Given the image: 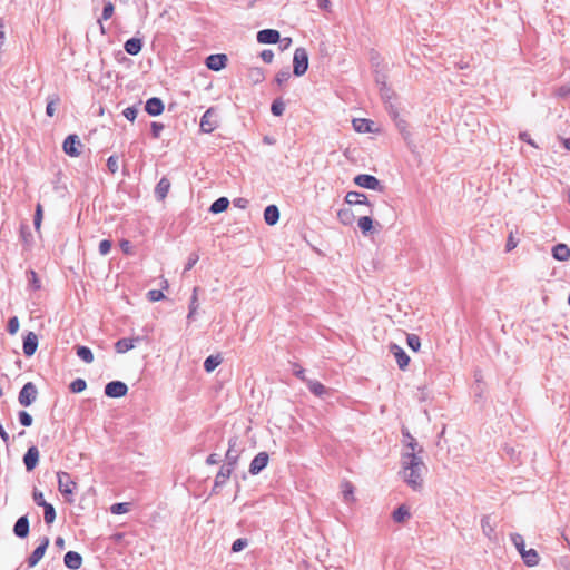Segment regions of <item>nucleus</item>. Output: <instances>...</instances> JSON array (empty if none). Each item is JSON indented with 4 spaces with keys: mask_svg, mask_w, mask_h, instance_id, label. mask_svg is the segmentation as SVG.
Returning a JSON list of instances; mask_svg holds the SVG:
<instances>
[{
    "mask_svg": "<svg viewBox=\"0 0 570 570\" xmlns=\"http://www.w3.org/2000/svg\"><path fill=\"white\" fill-rule=\"evenodd\" d=\"M294 374L301 379L303 382L307 383V381H309V379H306L305 376V371L304 368L297 366V365H294V370H293Z\"/></svg>",
    "mask_w": 570,
    "mask_h": 570,
    "instance_id": "69168bd1",
    "label": "nucleus"
},
{
    "mask_svg": "<svg viewBox=\"0 0 570 570\" xmlns=\"http://www.w3.org/2000/svg\"><path fill=\"white\" fill-rule=\"evenodd\" d=\"M58 489L62 494H71L76 483L71 480L67 472H58Z\"/></svg>",
    "mask_w": 570,
    "mask_h": 570,
    "instance_id": "f8f14e48",
    "label": "nucleus"
},
{
    "mask_svg": "<svg viewBox=\"0 0 570 570\" xmlns=\"http://www.w3.org/2000/svg\"><path fill=\"white\" fill-rule=\"evenodd\" d=\"M285 110V104L281 98L275 99L272 102L271 111L274 116H282Z\"/></svg>",
    "mask_w": 570,
    "mask_h": 570,
    "instance_id": "ea45409f",
    "label": "nucleus"
},
{
    "mask_svg": "<svg viewBox=\"0 0 570 570\" xmlns=\"http://www.w3.org/2000/svg\"><path fill=\"white\" fill-rule=\"evenodd\" d=\"M342 488V494L344 498V501L352 502L354 501V487L351 482L344 481L341 485Z\"/></svg>",
    "mask_w": 570,
    "mask_h": 570,
    "instance_id": "c9c22d12",
    "label": "nucleus"
},
{
    "mask_svg": "<svg viewBox=\"0 0 570 570\" xmlns=\"http://www.w3.org/2000/svg\"><path fill=\"white\" fill-rule=\"evenodd\" d=\"M120 248L121 250L125 253V254H132V246H131V243L127 239H122L120 242Z\"/></svg>",
    "mask_w": 570,
    "mask_h": 570,
    "instance_id": "0e129e2a",
    "label": "nucleus"
},
{
    "mask_svg": "<svg viewBox=\"0 0 570 570\" xmlns=\"http://www.w3.org/2000/svg\"><path fill=\"white\" fill-rule=\"evenodd\" d=\"M38 396V389L32 382L26 383L19 392L18 401L22 406H30Z\"/></svg>",
    "mask_w": 570,
    "mask_h": 570,
    "instance_id": "7ed1b4c3",
    "label": "nucleus"
},
{
    "mask_svg": "<svg viewBox=\"0 0 570 570\" xmlns=\"http://www.w3.org/2000/svg\"><path fill=\"white\" fill-rule=\"evenodd\" d=\"M82 146L77 135H69L62 145L63 151L71 157H78L80 155L79 148Z\"/></svg>",
    "mask_w": 570,
    "mask_h": 570,
    "instance_id": "0eeeda50",
    "label": "nucleus"
},
{
    "mask_svg": "<svg viewBox=\"0 0 570 570\" xmlns=\"http://www.w3.org/2000/svg\"><path fill=\"white\" fill-rule=\"evenodd\" d=\"M13 533L21 539L29 534V519L27 515H22L17 520L13 527Z\"/></svg>",
    "mask_w": 570,
    "mask_h": 570,
    "instance_id": "aec40b11",
    "label": "nucleus"
},
{
    "mask_svg": "<svg viewBox=\"0 0 570 570\" xmlns=\"http://www.w3.org/2000/svg\"><path fill=\"white\" fill-rule=\"evenodd\" d=\"M107 167L111 174H115L119 169V160L118 157L112 155L107 159Z\"/></svg>",
    "mask_w": 570,
    "mask_h": 570,
    "instance_id": "de8ad7c7",
    "label": "nucleus"
},
{
    "mask_svg": "<svg viewBox=\"0 0 570 570\" xmlns=\"http://www.w3.org/2000/svg\"><path fill=\"white\" fill-rule=\"evenodd\" d=\"M345 202L348 205H367L368 207L372 206L368 203L367 197L358 191H348L345 196Z\"/></svg>",
    "mask_w": 570,
    "mask_h": 570,
    "instance_id": "412c9836",
    "label": "nucleus"
},
{
    "mask_svg": "<svg viewBox=\"0 0 570 570\" xmlns=\"http://www.w3.org/2000/svg\"><path fill=\"white\" fill-rule=\"evenodd\" d=\"M43 518H45V522L47 524H51L53 523L55 519H56V510L53 508V505L51 503H47L43 505Z\"/></svg>",
    "mask_w": 570,
    "mask_h": 570,
    "instance_id": "58836bf2",
    "label": "nucleus"
},
{
    "mask_svg": "<svg viewBox=\"0 0 570 570\" xmlns=\"http://www.w3.org/2000/svg\"><path fill=\"white\" fill-rule=\"evenodd\" d=\"M406 342H407V345L409 347L414 351V352H417L420 346H421V341H420V337L415 334H407V337H406Z\"/></svg>",
    "mask_w": 570,
    "mask_h": 570,
    "instance_id": "79ce46f5",
    "label": "nucleus"
},
{
    "mask_svg": "<svg viewBox=\"0 0 570 570\" xmlns=\"http://www.w3.org/2000/svg\"><path fill=\"white\" fill-rule=\"evenodd\" d=\"M269 456L266 452H259L249 464V473L252 475H257L261 473L268 464Z\"/></svg>",
    "mask_w": 570,
    "mask_h": 570,
    "instance_id": "6e6552de",
    "label": "nucleus"
},
{
    "mask_svg": "<svg viewBox=\"0 0 570 570\" xmlns=\"http://www.w3.org/2000/svg\"><path fill=\"white\" fill-rule=\"evenodd\" d=\"M521 557H522L524 563L529 567H533L539 563V554L534 549L525 550L521 554Z\"/></svg>",
    "mask_w": 570,
    "mask_h": 570,
    "instance_id": "c756f323",
    "label": "nucleus"
},
{
    "mask_svg": "<svg viewBox=\"0 0 570 570\" xmlns=\"http://www.w3.org/2000/svg\"><path fill=\"white\" fill-rule=\"evenodd\" d=\"M114 10H115L114 4L110 1L106 2L104 6V9H102L101 19L102 20L110 19L114 14Z\"/></svg>",
    "mask_w": 570,
    "mask_h": 570,
    "instance_id": "603ef678",
    "label": "nucleus"
},
{
    "mask_svg": "<svg viewBox=\"0 0 570 570\" xmlns=\"http://www.w3.org/2000/svg\"><path fill=\"white\" fill-rule=\"evenodd\" d=\"M228 205H229V200L228 198L226 197H220L218 199H216L212 205H210V213L213 214H219V213H223L225 212L227 208H228Z\"/></svg>",
    "mask_w": 570,
    "mask_h": 570,
    "instance_id": "7c9ffc66",
    "label": "nucleus"
},
{
    "mask_svg": "<svg viewBox=\"0 0 570 570\" xmlns=\"http://www.w3.org/2000/svg\"><path fill=\"white\" fill-rule=\"evenodd\" d=\"M151 134L155 138H158L160 136V132L164 129V125L160 122H151Z\"/></svg>",
    "mask_w": 570,
    "mask_h": 570,
    "instance_id": "680f3d73",
    "label": "nucleus"
},
{
    "mask_svg": "<svg viewBox=\"0 0 570 570\" xmlns=\"http://www.w3.org/2000/svg\"><path fill=\"white\" fill-rule=\"evenodd\" d=\"M18 417H19L20 424L23 426L28 428L32 424V416L26 411H20L18 414Z\"/></svg>",
    "mask_w": 570,
    "mask_h": 570,
    "instance_id": "8fccbe9b",
    "label": "nucleus"
},
{
    "mask_svg": "<svg viewBox=\"0 0 570 570\" xmlns=\"http://www.w3.org/2000/svg\"><path fill=\"white\" fill-rule=\"evenodd\" d=\"M77 355L87 364H90L94 362V354H92L91 350L87 346H78Z\"/></svg>",
    "mask_w": 570,
    "mask_h": 570,
    "instance_id": "e433bc0d",
    "label": "nucleus"
},
{
    "mask_svg": "<svg viewBox=\"0 0 570 570\" xmlns=\"http://www.w3.org/2000/svg\"><path fill=\"white\" fill-rule=\"evenodd\" d=\"M265 223L269 226L275 225L279 219V210L276 205H269L264 210Z\"/></svg>",
    "mask_w": 570,
    "mask_h": 570,
    "instance_id": "b1692460",
    "label": "nucleus"
},
{
    "mask_svg": "<svg viewBox=\"0 0 570 570\" xmlns=\"http://www.w3.org/2000/svg\"><path fill=\"white\" fill-rule=\"evenodd\" d=\"M517 245H518V242L514 239L513 234L510 233V235L508 237L507 245H505L507 252H511L512 249H514L517 247Z\"/></svg>",
    "mask_w": 570,
    "mask_h": 570,
    "instance_id": "338daca9",
    "label": "nucleus"
},
{
    "mask_svg": "<svg viewBox=\"0 0 570 570\" xmlns=\"http://www.w3.org/2000/svg\"><path fill=\"white\" fill-rule=\"evenodd\" d=\"M170 189V181L166 178V177H163L156 188H155V196L158 200H164L168 194Z\"/></svg>",
    "mask_w": 570,
    "mask_h": 570,
    "instance_id": "393cba45",
    "label": "nucleus"
},
{
    "mask_svg": "<svg viewBox=\"0 0 570 570\" xmlns=\"http://www.w3.org/2000/svg\"><path fill=\"white\" fill-rule=\"evenodd\" d=\"M308 69V53L305 48H297L293 57V72L295 76H303Z\"/></svg>",
    "mask_w": 570,
    "mask_h": 570,
    "instance_id": "f03ea898",
    "label": "nucleus"
},
{
    "mask_svg": "<svg viewBox=\"0 0 570 570\" xmlns=\"http://www.w3.org/2000/svg\"><path fill=\"white\" fill-rule=\"evenodd\" d=\"M238 439L232 438L228 441V450L226 452V465L235 468L239 458L240 450L237 449Z\"/></svg>",
    "mask_w": 570,
    "mask_h": 570,
    "instance_id": "9d476101",
    "label": "nucleus"
},
{
    "mask_svg": "<svg viewBox=\"0 0 570 570\" xmlns=\"http://www.w3.org/2000/svg\"><path fill=\"white\" fill-rule=\"evenodd\" d=\"M145 110L150 116H159L164 111V104L157 97L149 98L146 101Z\"/></svg>",
    "mask_w": 570,
    "mask_h": 570,
    "instance_id": "f3484780",
    "label": "nucleus"
},
{
    "mask_svg": "<svg viewBox=\"0 0 570 570\" xmlns=\"http://www.w3.org/2000/svg\"><path fill=\"white\" fill-rule=\"evenodd\" d=\"M552 256L560 262H567L570 258V248L566 244H557L552 248Z\"/></svg>",
    "mask_w": 570,
    "mask_h": 570,
    "instance_id": "5701e85b",
    "label": "nucleus"
},
{
    "mask_svg": "<svg viewBox=\"0 0 570 570\" xmlns=\"http://www.w3.org/2000/svg\"><path fill=\"white\" fill-rule=\"evenodd\" d=\"M390 115L396 120V126L400 129L401 132L405 131L406 122L402 119H397V111L393 108V106H390Z\"/></svg>",
    "mask_w": 570,
    "mask_h": 570,
    "instance_id": "09e8293b",
    "label": "nucleus"
},
{
    "mask_svg": "<svg viewBox=\"0 0 570 570\" xmlns=\"http://www.w3.org/2000/svg\"><path fill=\"white\" fill-rule=\"evenodd\" d=\"M198 287H195L193 289V295H191V298H190V304H189V313L187 315V318L190 321L194 318L197 309H198Z\"/></svg>",
    "mask_w": 570,
    "mask_h": 570,
    "instance_id": "f704fd0d",
    "label": "nucleus"
},
{
    "mask_svg": "<svg viewBox=\"0 0 570 570\" xmlns=\"http://www.w3.org/2000/svg\"><path fill=\"white\" fill-rule=\"evenodd\" d=\"M128 392L127 385L121 381H111L105 386V394L108 397H121Z\"/></svg>",
    "mask_w": 570,
    "mask_h": 570,
    "instance_id": "423d86ee",
    "label": "nucleus"
},
{
    "mask_svg": "<svg viewBox=\"0 0 570 570\" xmlns=\"http://www.w3.org/2000/svg\"><path fill=\"white\" fill-rule=\"evenodd\" d=\"M38 347V336L33 332H28L23 338V353L26 356H32Z\"/></svg>",
    "mask_w": 570,
    "mask_h": 570,
    "instance_id": "2eb2a0df",
    "label": "nucleus"
},
{
    "mask_svg": "<svg viewBox=\"0 0 570 570\" xmlns=\"http://www.w3.org/2000/svg\"><path fill=\"white\" fill-rule=\"evenodd\" d=\"M357 225L361 229V232L364 234V235H368L372 233V229H373V220L372 218L368 216V215H365V216H362L358 222H357Z\"/></svg>",
    "mask_w": 570,
    "mask_h": 570,
    "instance_id": "473e14b6",
    "label": "nucleus"
},
{
    "mask_svg": "<svg viewBox=\"0 0 570 570\" xmlns=\"http://www.w3.org/2000/svg\"><path fill=\"white\" fill-rule=\"evenodd\" d=\"M223 362V357L220 354L210 355L204 362V368L207 373L213 372L220 363Z\"/></svg>",
    "mask_w": 570,
    "mask_h": 570,
    "instance_id": "c85d7f7f",
    "label": "nucleus"
},
{
    "mask_svg": "<svg viewBox=\"0 0 570 570\" xmlns=\"http://www.w3.org/2000/svg\"><path fill=\"white\" fill-rule=\"evenodd\" d=\"M248 546L247 539L239 538L233 542L232 551L239 552Z\"/></svg>",
    "mask_w": 570,
    "mask_h": 570,
    "instance_id": "864d4df0",
    "label": "nucleus"
},
{
    "mask_svg": "<svg viewBox=\"0 0 570 570\" xmlns=\"http://www.w3.org/2000/svg\"><path fill=\"white\" fill-rule=\"evenodd\" d=\"M86 387H87V383L83 379H76L70 384V390L73 393H80V392L85 391Z\"/></svg>",
    "mask_w": 570,
    "mask_h": 570,
    "instance_id": "37998d69",
    "label": "nucleus"
},
{
    "mask_svg": "<svg viewBox=\"0 0 570 570\" xmlns=\"http://www.w3.org/2000/svg\"><path fill=\"white\" fill-rule=\"evenodd\" d=\"M122 114L129 121H134L137 117L138 110L135 107H127Z\"/></svg>",
    "mask_w": 570,
    "mask_h": 570,
    "instance_id": "bf43d9fd",
    "label": "nucleus"
},
{
    "mask_svg": "<svg viewBox=\"0 0 570 570\" xmlns=\"http://www.w3.org/2000/svg\"><path fill=\"white\" fill-rule=\"evenodd\" d=\"M227 56L224 53L210 55L206 58L205 65L213 71H219L226 67Z\"/></svg>",
    "mask_w": 570,
    "mask_h": 570,
    "instance_id": "9b49d317",
    "label": "nucleus"
},
{
    "mask_svg": "<svg viewBox=\"0 0 570 570\" xmlns=\"http://www.w3.org/2000/svg\"><path fill=\"white\" fill-rule=\"evenodd\" d=\"M404 451L401 456L402 470L400 472L403 481L414 491L423 488V475L426 472V465L419 455L423 449L416 440L410 434L409 430L402 429Z\"/></svg>",
    "mask_w": 570,
    "mask_h": 570,
    "instance_id": "f257e3e1",
    "label": "nucleus"
},
{
    "mask_svg": "<svg viewBox=\"0 0 570 570\" xmlns=\"http://www.w3.org/2000/svg\"><path fill=\"white\" fill-rule=\"evenodd\" d=\"M140 337L135 338H120L115 343V348L117 353H126L135 347V343H138Z\"/></svg>",
    "mask_w": 570,
    "mask_h": 570,
    "instance_id": "4be33fe9",
    "label": "nucleus"
},
{
    "mask_svg": "<svg viewBox=\"0 0 570 570\" xmlns=\"http://www.w3.org/2000/svg\"><path fill=\"white\" fill-rule=\"evenodd\" d=\"M33 500L35 502L38 504V505H41L43 507L45 504H47L48 502L45 501L43 499V494L41 492H35L33 493Z\"/></svg>",
    "mask_w": 570,
    "mask_h": 570,
    "instance_id": "774afa93",
    "label": "nucleus"
},
{
    "mask_svg": "<svg viewBox=\"0 0 570 570\" xmlns=\"http://www.w3.org/2000/svg\"><path fill=\"white\" fill-rule=\"evenodd\" d=\"M29 274L31 276L30 277V285L33 287V289H39L41 287V285H40V281H39L36 272L30 271Z\"/></svg>",
    "mask_w": 570,
    "mask_h": 570,
    "instance_id": "e2e57ef3",
    "label": "nucleus"
},
{
    "mask_svg": "<svg viewBox=\"0 0 570 570\" xmlns=\"http://www.w3.org/2000/svg\"><path fill=\"white\" fill-rule=\"evenodd\" d=\"M390 353L394 356L397 362V365L401 370H404L410 362L409 355L404 352V350L397 344L390 345Z\"/></svg>",
    "mask_w": 570,
    "mask_h": 570,
    "instance_id": "ddd939ff",
    "label": "nucleus"
},
{
    "mask_svg": "<svg viewBox=\"0 0 570 570\" xmlns=\"http://www.w3.org/2000/svg\"><path fill=\"white\" fill-rule=\"evenodd\" d=\"M198 259H199L198 254L197 253H191L189 255V257H188V261H187L186 265H185L184 273H186L187 271L191 269L195 266V264L198 262Z\"/></svg>",
    "mask_w": 570,
    "mask_h": 570,
    "instance_id": "5fc2aeb1",
    "label": "nucleus"
},
{
    "mask_svg": "<svg viewBox=\"0 0 570 570\" xmlns=\"http://www.w3.org/2000/svg\"><path fill=\"white\" fill-rule=\"evenodd\" d=\"M42 206L40 204L36 207L35 218H33V225L36 230H40L41 222H42Z\"/></svg>",
    "mask_w": 570,
    "mask_h": 570,
    "instance_id": "49530a36",
    "label": "nucleus"
},
{
    "mask_svg": "<svg viewBox=\"0 0 570 570\" xmlns=\"http://www.w3.org/2000/svg\"><path fill=\"white\" fill-rule=\"evenodd\" d=\"M111 513L114 514H124L129 511V503L121 502V503H115L110 508Z\"/></svg>",
    "mask_w": 570,
    "mask_h": 570,
    "instance_id": "c03bdc74",
    "label": "nucleus"
},
{
    "mask_svg": "<svg viewBox=\"0 0 570 570\" xmlns=\"http://www.w3.org/2000/svg\"><path fill=\"white\" fill-rule=\"evenodd\" d=\"M60 101L59 97L58 96H53L47 104V107H46V114L49 116V117H53L55 112H56V105Z\"/></svg>",
    "mask_w": 570,
    "mask_h": 570,
    "instance_id": "a18cd8bd",
    "label": "nucleus"
},
{
    "mask_svg": "<svg viewBox=\"0 0 570 570\" xmlns=\"http://www.w3.org/2000/svg\"><path fill=\"white\" fill-rule=\"evenodd\" d=\"M19 326H20V323H19V320H18L17 316H13V317L9 318V321H8V332L11 335H14L19 331Z\"/></svg>",
    "mask_w": 570,
    "mask_h": 570,
    "instance_id": "3c124183",
    "label": "nucleus"
},
{
    "mask_svg": "<svg viewBox=\"0 0 570 570\" xmlns=\"http://www.w3.org/2000/svg\"><path fill=\"white\" fill-rule=\"evenodd\" d=\"M39 462V450L36 446H30L23 455V463L27 471H32Z\"/></svg>",
    "mask_w": 570,
    "mask_h": 570,
    "instance_id": "4468645a",
    "label": "nucleus"
},
{
    "mask_svg": "<svg viewBox=\"0 0 570 570\" xmlns=\"http://www.w3.org/2000/svg\"><path fill=\"white\" fill-rule=\"evenodd\" d=\"M337 218L343 225H351L354 222V213L350 208H342L337 212Z\"/></svg>",
    "mask_w": 570,
    "mask_h": 570,
    "instance_id": "2f4dec72",
    "label": "nucleus"
},
{
    "mask_svg": "<svg viewBox=\"0 0 570 570\" xmlns=\"http://www.w3.org/2000/svg\"><path fill=\"white\" fill-rule=\"evenodd\" d=\"M354 183L362 188H366V189H371V190H381L382 189V185H381L380 180L376 177H374L372 175H367V174L357 175L354 178Z\"/></svg>",
    "mask_w": 570,
    "mask_h": 570,
    "instance_id": "39448f33",
    "label": "nucleus"
},
{
    "mask_svg": "<svg viewBox=\"0 0 570 570\" xmlns=\"http://www.w3.org/2000/svg\"><path fill=\"white\" fill-rule=\"evenodd\" d=\"M306 385L308 390L318 397H323L330 393V390L318 381L309 380Z\"/></svg>",
    "mask_w": 570,
    "mask_h": 570,
    "instance_id": "a878e982",
    "label": "nucleus"
},
{
    "mask_svg": "<svg viewBox=\"0 0 570 570\" xmlns=\"http://www.w3.org/2000/svg\"><path fill=\"white\" fill-rule=\"evenodd\" d=\"M124 48L127 53L136 56L141 51L142 42L138 38H130L125 42Z\"/></svg>",
    "mask_w": 570,
    "mask_h": 570,
    "instance_id": "bb28decb",
    "label": "nucleus"
},
{
    "mask_svg": "<svg viewBox=\"0 0 570 570\" xmlns=\"http://www.w3.org/2000/svg\"><path fill=\"white\" fill-rule=\"evenodd\" d=\"M63 562L67 568L77 570L82 564V557L76 551H68L63 557Z\"/></svg>",
    "mask_w": 570,
    "mask_h": 570,
    "instance_id": "6ab92c4d",
    "label": "nucleus"
},
{
    "mask_svg": "<svg viewBox=\"0 0 570 570\" xmlns=\"http://www.w3.org/2000/svg\"><path fill=\"white\" fill-rule=\"evenodd\" d=\"M279 37V32L274 29H264L257 32V41L259 43H276Z\"/></svg>",
    "mask_w": 570,
    "mask_h": 570,
    "instance_id": "dca6fc26",
    "label": "nucleus"
},
{
    "mask_svg": "<svg viewBox=\"0 0 570 570\" xmlns=\"http://www.w3.org/2000/svg\"><path fill=\"white\" fill-rule=\"evenodd\" d=\"M111 246H112V244L110 240H108V239L101 240L99 244V253L104 256L107 255L110 252Z\"/></svg>",
    "mask_w": 570,
    "mask_h": 570,
    "instance_id": "6e6d98bb",
    "label": "nucleus"
},
{
    "mask_svg": "<svg viewBox=\"0 0 570 570\" xmlns=\"http://www.w3.org/2000/svg\"><path fill=\"white\" fill-rule=\"evenodd\" d=\"M218 125L217 115L213 108L207 109L200 119V130L206 134L213 132Z\"/></svg>",
    "mask_w": 570,
    "mask_h": 570,
    "instance_id": "20e7f679",
    "label": "nucleus"
},
{
    "mask_svg": "<svg viewBox=\"0 0 570 570\" xmlns=\"http://www.w3.org/2000/svg\"><path fill=\"white\" fill-rule=\"evenodd\" d=\"M147 295H148L149 301H151V302H158L165 297L163 292L159 289H151L148 292Z\"/></svg>",
    "mask_w": 570,
    "mask_h": 570,
    "instance_id": "13d9d810",
    "label": "nucleus"
},
{
    "mask_svg": "<svg viewBox=\"0 0 570 570\" xmlns=\"http://www.w3.org/2000/svg\"><path fill=\"white\" fill-rule=\"evenodd\" d=\"M511 541L513 542L514 547L517 548L520 554H522L527 550L523 537L521 534H511Z\"/></svg>",
    "mask_w": 570,
    "mask_h": 570,
    "instance_id": "a19ab883",
    "label": "nucleus"
},
{
    "mask_svg": "<svg viewBox=\"0 0 570 570\" xmlns=\"http://www.w3.org/2000/svg\"><path fill=\"white\" fill-rule=\"evenodd\" d=\"M289 77H291V73H289L288 69L282 70L276 75V82L278 85H283L284 82H286L289 79Z\"/></svg>",
    "mask_w": 570,
    "mask_h": 570,
    "instance_id": "4d7b16f0",
    "label": "nucleus"
},
{
    "mask_svg": "<svg viewBox=\"0 0 570 570\" xmlns=\"http://www.w3.org/2000/svg\"><path fill=\"white\" fill-rule=\"evenodd\" d=\"M261 58L264 62L271 63L274 59V52L269 49H265L261 52Z\"/></svg>",
    "mask_w": 570,
    "mask_h": 570,
    "instance_id": "052dcab7",
    "label": "nucleus"
},
{
    "mask_svg": "<svg viewBox=\"0 0 570 570\" xmlns=\"http://www.w3.org/2000/svg\"><path fill=\"white\" fill-rule=\"evenodd\" d=\"M481 528L485 537H488L489 539H492L494 537L495 524L492 522L490 515H484L481 519Z\"/></svg>",
    "mask_w": 570,
    "mask_h": 570,
    "instance_id": "cd10ccee",
    "label": "nucleus"
},
{
    "mask_svg": "<svg viewBox=\"0 0 570 570\" xmlns=\"http://www.w3.org/2000/svg\"><path fill=\"white\" fill-rule=\"evenodd\" d=\"M233 470H234V468L226 465V464H223L220 466V469L215 478V484L213 488L214 492L217 490V488H219L226 483V481L229 479Z\"/></svg>",
    "mask_w": 570,
    "mask_h": 570,
    "instance_id": "a211bd4d",
    "label": "nucleus"
},
{
    "mask_svg": "<svg viewBox=\"0 0 570 570\" xmlns=\"http://www.w3.org/2000/svg\"><path fill=\"white\" fill-rule=\"evenodd\" d=\"M49 546V538L43 537L41 543L33 550V552L28 558V566L33 568L38 564V562L43 558L46 550Z\"/></svg>",
    "mask_w": 570,
    "mask_h": 570,
    "instance_id": "1a4fd4ad",
    "label": "nucleus"
},
{
    "mask_svg": "<svg viewBox=\"0 0 570 570\" xmlns=\"http://www.w3.org/2000/svg\"><path fill=\"white\" fill-rule=\"evenodd\" d=\"M392 517L396 523H402L410 518V511L402 504L393 512Z\"/></svg>",
    "mask_w": 570,
    "mask_h": 570,
    "instance_id": "72a5a7b5",
    "label": "nucleus"
},
{
    "mask_svg": "<svg viewBox=\"0 0 570 570\" xmlns=\"http://www.w3.org/2000/svg\"><path fill=\"white\" fill-rule=\"evenodd\" d=\"M372 122L367 119H354L353 127L357 132H370Z\"/></svg>",
    "mask_w": 570,
    "mask_h": 570,
    "instance_id": "4c0bfd02",
    "label": "nucleus"
}]
</instances>
